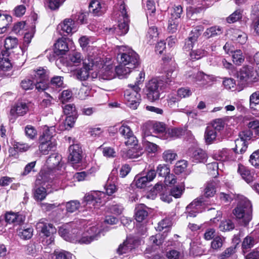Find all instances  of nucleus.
<instances>
[{
    "instance_id": "obj_1",
    "label": "nucleus",
    "mask_w": 259,
    "mask_h": 259,
    "mask_svg": "<svg viewBox=\"0 0 259 259\" xmlns=\"http://www.w3.org/2000/svg\"><path fill=\"white\" fill-rule=\"evenodd\" d=\"M252 205L246 198L240 199L233 210V213L241 226L246 227L252 219Z\"/></svg>"
},
{
    "instance_id": "obj_2",
    "label": "nucleus",
    "mask_w": 259,
    "mask_h": 259,
    "mask_svg": "<svg viewBox=\"0 0 259 259\" xmlns=\"http://www.w3.org/2000/svg\"><path fill=\"white\" fill-rule=\"evenodd\" d=\"M138 75L135 84H129L128 87L130 89L126 90L124 92V96L127 101V105L132 109H136L141 101V95L139 94L141 89L138 84L144 81L145 73L140 72Z\"/></svg>"
},
{
    "instance_id": "obj_3",
    "label": "nucleus",
    "mask_w": 259,
    "mask_h": 259,
    "mask_svg": "<svg viewBox=\"0 0 259 259\" xmlns=\"http://www.w3.org/2000/svg\"><path fill=\"white\" fill-rule=\"evenodd\" d=\"M117 48V60L119 64L126 65L128 68H135L139 66L140 58L136 52L123 46Z\"/></svg>"
},
{
    "instance_id": "obj_4",
    "label": "nucleus",
    "mask_w": 259,
    "mask_h": 259,
    "mask_svg": "<svg viewBox=\"0 0 259 259\" xmlns=\"http://www.w3.org/2000/svg\"><path fill=\"white\" fill-rule=\"evenodd\" d=\"M146 88L147 98L154 101L159 99L160 93L167 87L162 79L153 78L149 81Z\"/></svg>"
},
{
    "instance_id": "obj_5",
    "label": "nucleus",
    "mask_w": 259,
    "mask_h": 259,
    "mask_svg": "<svg viewBox=\"0 0 259 259\" xmlns=\"http://www.w3.org/2000/svg\"><path fill=\"white\" fill-rule=\"evenodd\" d=\"M31 78L35 84V87L38 91H43L46 90L49 84L48 71L43 68H39L37 70H34L31 75Z\"/></svg>"
},
{
    "instance_id": "obj_6",
    "label": "nucleus",
    "mask_w": 259,
    "mask_h": 259,
    "mask_svg": "<svg viewBox=\"0 0 259 259\" xmlns=\"http://www.w3.org/2000/svg\"><path fill=\"white\" fill-rule=\"evenodd\" d=\"M48 181L46 178V174L44 172H40L35 181L36 186L34 189L33 195L35 200L42 201L45 199L47 195V191L45 187L42 186L37 187L36 185H40Z\"/></svg>"
},
{
    "instance_id": "obj_7",
    "label": "nucleus",
    "mask_w": 259,
    "mask_h": 259,
    "mask_svg": "<svg viewBox=\"0 0 259 259\" xmlns=\"http://www.w3.org/2000/svg\"><path fill=\"white\" fill-rule=\"evenodd\" d=\"M37 230L46 237H50L48 244H51L54 241L53 237L54 234L56 233V229L52 224L48 223L45 219H42L36 224Z\"/></svg>"
},
{
    "instance_id": "obj_8",
    "label": "nucleus",
    "mask_w": 259,
    "mask_h": 259,
    "mask_svg": "<svg viewBox=\"0 0 259 259\" xmlns=\"http://www.w3.org/2000/svg\"><path fill=\"white\" fill-rule=\"evenodd\" d=\"M255 72L253 68L251 66H243L236 73V78L238 81L244 84L254 78Z\"/></svg>"
},
{
    "instance_id": "obj_9",
    "label": "nucleus",
    "mask_w": 259,
    "mask_h": 259,
    "mask_svg": "<svg viewBox=\"0 0 259 259\" xmlns=\"http://www.w3.org/2000/svg\"><path fill=\"white\" fill-rule=\"evenodd\" d=\"M101 195L100 192H93L88 194H86L81 204L83 207L87 206L88 208H98L101 203V200L100 195Z\"/></svg>"
},
{
    "instance_id": "obj_10",
    "label": "nucleus",
    "mask_w": 259,
    "mask_h": 259,
    "mask_svg": "<svg viewBox=\"0 0 259 259\" xmlns=\"http://www.w3.org/2000/svg\"><path fill=\"white\" fill-rule=\"evenodd\" d=\"M237 172L241 177V178L247 184H251L257 180V174L253 169H250L244 165L239 164Z\"/></svg>"
},
{
    "instance_id": "obj_11",
    "label": "nucleus",
    "mask_w": 259,
    "mask_h": 259,
    "mask_svg": "<svg viewBox=\"0 0 259 259\" xmlns=\"http://www.w3.org/2000/svg\"><path fill=\"white\" fill-rule=\"evenodd\" d=\"M203 26L202 25L197 26L194 28L190 33L189 37L185 40L184 48L186 51L192 50L194 44L197 42L198 38L200 35L201 32L203 30Z\"/></svg>"
},
{
    "instance_id": "obj_12",
    "label": "nucleus",
    "mask_w": 259,
    "mask_h": 259,
    "mask_svg": "<svg viewBox=\"0 0 259 259\" xmlns=\"http://www.w3.org/2000/svg\"><path fill=\"white\" fill-rule=\"evenodd\" d=\"M119 134L125 139V144L126 146H134L137 145L138 140L130 126L122 124L118 130Z\"/></svg>"
},
{
    "instance_id": "obj_13",
    "label": "nucleus",
    "mask_w": 259,
    "mask_h": 259,
    "mask_svg": "<svg viewBox=\"0 0 259 259\" xmlns=\"http://www.w3.org/2000/svg\"><path fill=\"white\" fill-rule=\"evenodd\" d=\"M83 67L76 70L75 75L76 78L81 81H84L88 79L89 77V71L92 69L94 65V61L88 59V60L85 59L83 62Z\"/></svg>"
},
{
    "instance_id": "obj_14",
    "label": "nucleus",
    "mask_w": 259,
    "mask_h": 259,
    "mask_svg": "<svg viewBox=\"0 0 259 259\" xmlns=\"http://www.w3.org/2000/svg\"><path fill=\"white\" fill-rule=\"evenodd\" d=\"M75 224L70 223L60 227L59 230V233L67 241H73V238L74 237L76 233H78V229L73 228Z\"/></svg>"
},
{
    "instance_id": "obj_15",
    "label": "nucleus",
    "mask_w": 259,
    "mask_h": 259,
    "mask_svg": "<svg viewBox=\"0 0 259 259\" xmlns=\"http://www.w3.org/2000/svg\"><path fill=\"white\" fill-rule=\"evenodd\" d=\"M205 200L202 196H200L193 200L187 207L186 210L188 214L187 217H195L201 211V207L204 204Z\"/></svg>"
},
{
    "instance_id": "obj_16",
    "label": "nucleus",
    "mask_w": 259,
    "mask_h": 259,
    "mask_svg": "<svg viewBox=\"0 0 259 259\" xmlns=\"http://www.w3.org/2000/svg\"><path fill=\"white\" fill-rule=\"evenodd\" d=\"M68 159L72 164H76L81 161L82 157L81 148L78 144H73L69 146Z\"/></svg>"
},
{
    "instance_id": "obj_17",
    "label": "nucleus",
    "mask_w": 259,
    "mask_h": 259,
    "mask_svg": "<svg viewBox=\"0 0 259 259\" xmlns=\"http://www.w3.org/2000/svg\"><path fill=\"white\" fill-rule=\"evenodd\" d=\"M156 172L159 177L164 178V181L171 184H174L176 183V179L175 176L170 174V169L166 164H159L156 170Z\"/></svg>"
},
{
    "instance_id": "obj_18",
    "label": "nucleus",
    "mask_w": 259,
    "mask_h": 259,
    "mask_svg": "<svg viewBox=\"0 0 259 259\" xmlns=\"http://www.w3.org/2000/svg\"><path fill=\"white\" fill-rule=\"evenodd\" d=\"M188 154L192 161L195 163H204L207 158L206 153L201 149H190Z\"/></svg>"
},
{
    "instance_id": "obj_19",
    "label": "nucleus",
    "mask_w": 259,
    "mask_h": 259,
    "mask_svg": "<svg viewBox=\"0 0 259 259\" xmlns=\"http://www.w3.org/2000/svg\"><path fill=\"white\" fill-rule=\"evenodd\" d=\"M28 110V107L26 103L24 102H18L12 107L10 110V120H14L16 117L23 116L25 114ZM13 121L12 122H13Z\"/></svg>"
},
{
    "instance_id": "obj_20",
    "label": "nucleus",
    "mask_w": 259,
    "mask_h": 259,
    "mask_svg": "<svg viewBox=\"0 0 259 259\" xmlns=\"http://www.w3.org/2000/svg\"><path fill=\"white\" fill-rule=\"evenodd\" d=\"M99 236V235L98 234L90 236L87 233L81 234V232L78 230L77 234L76 233L74 237L73 238L72 242L88 244L93 241L97 240Z\"/></svg>"
},
{
    "instance_id": "obj_21",
    "label": "nucleus",
    "mask_w": 259,
    "mask_h": 259,
    "mask_svg": "<svg viewBox=\"0 0 259 259\" xmlns=\"http://www.w3.org/2000/svg\"><path fill=\"white\" fill-rule=\"evenodd\" d=\"M128 18L120 20L116 27L110 28L109 31L117 35L122 36L126 34L129 30Z\"/></svg>"
},
{
    "instance_id": "obj_22",
    "label": "nucleus",
    "mask_w": 259,
    "mask_h": 259,
    "mask_svg": "<svg viewBox=\"0 0 259 259\" xmlns=\"http://www.w3.org/2000/svg\"><path fill=\"white\" fill-rule=\"evenodd\" d=\"M89 12L95 16H100L106 11L105 5L98 0H92L89 6Z\"/></svg>"
},
{
    "instance_id": "obj_23",
    "label": "nucleus",
    "mask_w": 259,
    "mask_h": 259,
    "mask_svg": "<svg viewBox=\"0 0 259 259\" xmlns=\"http://www.w3.org/2000/svg\"><path fill=\"white\" fill-rule=\"evenodd\" d=\"M25 218L23 215L13 212H7L4 217L7 223H13L15 225L23 223L25 221Z\"/></svg>"
},
{
    "instance_id": "obj_24",
    "label": "nucleus",
    "mask_w": 259,
    "mask_h": 259,
    "mask_svg": "<svg viewBox=\"0 0 259 259\" xmlns=\"http://www.w3.org/2000/svg\"><path fill=\"white\" fill-rule=\"evenodd\" d=\"M68 44L65 38L58 39L54 45V54L57 56L65 54L68 51Z\"/></svg>"
},
{
    "instance_id": "obj_25",
    "label": "nucleus",
    "mask_w": 259,
    "mask_h": 259,
    "mask_svg": "<svg viewBox=\"0 0 259 259\" xmlns=\"http://www.w3.org/2000/svg\"><path fill=\"white\" fill-rule=\"evenodd\" d=\"M9 52L7 50L3 51L0 55V68L3 70H8L12 67V63L9 59Z\"/></svg>"
},
{
    "instance_id": "obj_26",
    "label": "nucleus",
    "mask_w": 259,
    "mask_h": 259,
    "mask_svg": "<svg viewBox=\"0 0 259 259\" xmlns=\"http://www.w3.org/2000/svg\"><path fill=\"white\" fill-rule=\"evenodd\" d=\"M256 243V240L251 235L246 236L242 242V249L244 255L248 252Z\"/></svg>"
},
{
    "instance_id": "obj_27",
    "label": "nucleus",
    "mask_w": 259,
    "mask_h": 259,
    "mask_svg": "<svg viewBox=\"0 0 259 259\" xmlns=\"http://www.w3.org/2000/svg\"><path fill=\"white\" fill-rule=\"evenodd\" d=\"M57 148V144L55 141H48L42 142L39 146V150L41 153L47 155L50 151H55Z\"/></svg>"
},
{
    "instance_id": "obj_28",
    "label": "nucleus",
    "mask_w": 259,
    "mask_h": 259,
    "mask_svg": "<svg viewBox=\"0 0 259 259\" xmlns=\"http://www.w3.org/2000/svg\"><path fill=\"white\" fill-rule=\"evenodd\" d=\"M74 21L72 19H66L64 20L63 23L60 24L58 26V28H61L63 32L69 34L72 32L76 31V29L74 27Z\"/></svg>"
},
{
    "instance_id": "obj_29",
    "label": "nucleus",
    "mask_w": 259,
    "mask_h": 259,
    "mask_svg": "<svg viewBox=\"0 0 259 259\" xmlns=\"http://www.w3.org/2000/svg\"><path fill=\"white\" fill-rule=\"evenodd\" d=\"M235 147L232 149L234 153L237 155L241 156L242 154L245 153L248 148V144L240 139H236L235 141Z\"/></svg>"
},
{
    "instance_id": "obj_30",
    "label": "nucleus",
    "mask_w": 259,
    "mask_h": 259,
    "mask_svg": "<svg viewBox=\"0 0 259 259\" xmlns=\"http://www.w3.org/2000/svg\"><path fill=\"white\" fill-rule=\"evenodd\" d=\"M148 208L144 204H140L136 208L135 219L137 222H141L148 217Z\"/></svg>"
},
{
    "instance_id": "obj_31",
    "label": "nucleus",
    "mask_w": 259,
    "mask_h": 259,
    "mask_svg": "<svg viewBox=\"0 0 259 259\" xmlns=\"http://www.w3.org/2000/svg\"><path fill=\"white\" fill-rule=\"evenodd\" d=\"M217 184L214 181H210L205 185L203 197L209 198L214 196L216 192ZM204 199V198H203Z\"/></svg>"
},
{
    "instance_id": "obj_32",
    "label": "nucleus",
    "mask_w": 259,
    "mask_h": 259,
    "mask_svg": "<svg viewBox=\"0 0 259 259\" xmlns=\"http://www.w3.org/2000/svg\"><path fill=\"white\" fill-rule=\"evenodd\" d=\"M103 78L106 80H110L114 78L116 75V69L111 64L106 66L102 70Z\"/></svg>"
},
{
    "instance_id": "obj_33",
    "label": "nucleus",
    "mask_w": 259,
    "mask_h": 259,
    "mask_svg": "<svg viewBox=\"0 0 259 259\" xmlns=\"http://www.w3.org/2000/svg\"><path fill=\"white\" fill-rule=\"evenodd\" d=\"M222 28L220 26H212L207 28L203 33V36L206 38L220 35L223 33Z\"/></svg>"
},
{
    "instance_id": "obj_34",
    "label": "nucleus",
    "mask_w": 259,
    "mask_h": 259,
    "mask_svg": "<svg viewBox=\"0 0 259 259\" xmlns=\"http://www.w3.org/2000/svg\"><path fill=\"white\" fill-rule=\"evenodd\" d=\"M218 137V134L209 126L206 128L204 133V138L207 144H211L213 141L217 140V138Z\"/></svg>"
},
{
    "instance_id": "obj_35",
    "label": "nucleus",
    "mask_w": 259,
    "mask_h": 259,
    "mask_svg": "<svg viewBox=\"0 0 259 259\" xmlns=\"http://www.w3.org/2000/svg\"><path fill=\"white\" fill-rule=\"evenodd\" d=\"M178 73V70L173 68L166 71L165 78L163 79L165 84H166V87L175 82V78L177 77Z\"/></svg>"
},
{
    "instance_id": "obj_36",
    "label": "nucleus",
    "mask_w": 259,
    "mask_h": 259,
    "mask_svg": "<svg viewBox=\"0 0 259 259\" xmlns=\"http://www.w3.org/2000/svg\"><path fill=\"white\" fill-rule=\"evenodd\" d=\"M82 60V57L80 53L73 52L68 56V64L70 66H78Z\"/></svg>"
},
{
    "instance_id": "obj_37",
    "label": "nucleus",
    "mask_w": 259,
    "mask_h": 259,
    "mask_svg": "<svg viewBox=\"0 0 259 259\" xmlns=\"http://www.w3.org/2000/svg\"><path fill=\"white\" fill-rule=\"evenodd\" d=\"M61 156L58 154H52L47 160V163L49 166L54 168L58 166L61 162Z\"/></svg>"
},
{
    "instance_id": "obj_38",
    "label": "nucleus",
    "mask_w": 259,
    "mask_h": 259,
    "mask_svg": "<svg viewBox=\"0 0 259 259\" xmlns=\"http://www.w3.org/2000/svg\"><path fill=\"white\" fill-rule=\"evenodd\" d=\"M151 130L155 136H160V135L163 134L166 131L165 124L162 122H156L151 126Z\"/></svg>"
},
{
    "instance_id": "obj_39",
    "label": "nucleus",
    "mask_w": 259,
    "mask_h": 259,
    "mask_svg": "<svg viewBox=\"0 0 259 259\" xmlns=\"http://www.w3.org/2000/svg\"><path fill=\"white\" fill-rule=\"evenodd\" d=\"M116 74L120 78L126 77L127 74H129L134 68H128L126 65L119 64V66L115 67Z\"/></svg>"
},
{
    "instance_id": "obj_40",
    "label": "nucleus",
    "mask_w": 259,
    "mask_h": 259,
    "mask_svg": "<svg viewBox=\"0 0 259 259\" xmlns=\"http://www.w3.org/2000/svg\"><path fill=\"white\" fill-rule=\"evenodd\" d=\"M207 52L203 49H197L192 51L190 54V59L192 61H195L201 59L207 55Z\"/></svg>"
},
{
    "instance_id": "obj_41",
    "label": "nucleus",
    "mask_w": 259,
    "mask_h": 259,
    "mask_svg": "<svg viewBox=\"0 0 259 259\" xmlns=\"http://www.w3.org/2000/svg\"><path fill=\"white\" fill-rule=\"evenodd\" d=\"M243 11L240 9H238L234 12L226 19V20L229 23H235L240 19L242 17Z\"/></svg>"
},
{
    "instance_id": "obj_42",
    "label": "nucleus",
    "mask_w": 259,
    "mask_h": 259,
    "mask_svg": "<svg viewBox=\"0 0 259 259\" xmlns=\"http://www.w3.org/2000/svg\"><path fill=\"white\" fill-rule=\"evenodd\" d=\"M33 229L32 227L24 228L19 230V236L25 240L30 239L33 235Z\"/></svg>"
},
{
    "instance_id": "obj_43",
    "label": "nucleus",
    "mask_w": 259,
    "mask_h": 259,
    "mask_svg": "<svg viewBox=\"0 0 259 259\" xmlns=\"http://www.w3.org/2000/svg\"><path fill=\"white\" fill-rule=\"evenodd\" d=\"M221 231H230L235 228V224L231 220H226L221 222L219 226Z\"/></svg>"
},
{
    "instance_id": "obj_44",
    "label": "nucleus",
    "mask_w": 259,
    "mask_h": 259,
    "mask_svg": "<svg viewBox=\"0 0 259 259\" xmlns=\"http://www.w3.org/2000/svg\"><path fill=\"white\" fill-rule=\"evenodd\" d=\"M126 242L128 243L132 250L138 247L141 244V240L138 236L130 235L126 238Z\"/></svg>"
},
{
    "instance_id": "obj_45",
    "label": "nucleus",
    "mask_w": 259,
    "mask_h": 259,
    "mask_svg": "<svg viewBox=\"0 0 259 259\" xmlns=\"http://www.w3.org/2000/svg\"><path fill=\"white\" fill-rule=\"evenodd\" d=\"M209 126L219 134L224 130L225 122L222 119H216L213 121L211 126Z\"/></svg>"
},
{
    "instance_id": "obj_46",
    "label": "nucleus",
    "mask_w": 259,
    "mask_h": 259,
    "mask_svg": "<svg viewBox=\"0 0 259 259\" xmlns=\"http://www.w3.org/2000/svg\"><path fill=\"white\" fill-rule=\"evenodd\" d=\"M187 76H188V77L191 78L192 80L193 81H195V82H201L202 81V83H200L201 84H205L204 80L205 74L202 72L198 71L196 73H192V74H190L189 73H188L187 74Z\"/></svg>"
},
{
    "instance_id": "obj_47",
    "label": "nucleus",
    "mask_w": 259,
    "mask_h": 259,
    "mask_svg": "<svg viewBox=\"0 0 259 259\" xmlns=\"http://www.w3.org/2000/svg\"><path fill=\"white\" fill-rule=\"evenodd\" d=\"M81 203L78 200H71L66 204V210L68 212H74L78 210Z\"/></svg>"
},
{
    "instance_id": "obj_48",
    "label": "nucleus",
    "mask_w": 259,
    "mask_h": 259,
    "mask_svg": "<svg viewBox=\"0 0 259 259\" xmlns=\"http://www.w3.org/2000/svg\"><path fill=\"white\" fill-rule=\"evenodd\" d=\"M18 45V39L16 37L9 36L5 39V47L6 50L12 49L16 47Z\"/></svg>"
},
{
    "instance_id": "obj_49",
    "label": "nucleus",
    "mask_w": 259,
    "mask_h": 259,
    "mask_svg": "<svg viewBox=\"0 0 259 259\" xmlns=\"http://www.w3.org/2000/svg\"><path fill=\"white\" fill-rule=\"evenodd\" d=\"M232 59L233 62L238 65H240L244 60V58L240 50H235L232 53Z\"/></svg>"
},
{
    "instance_id": "obj_50",
    "label": "nucleus",
    "mask_w": 259,
    "mask_h": 259,
    "mask_svg": "<svg viewBox=\"0 0 259 259\" xmlns=\"http://www.w3.org/2000/svg\"><path fill=\"white\" fill-rule=\"evenodd\" d=\"M164 240L163 235L157 234L150 237L149 240L153 245L159 246L162 244Z\"/></svg>"
},
{
    "instance_id": "obj_51",
    "label": "nucleus",
    "mask_w": 259,
    "mask_h": 259,
    "mask_svg": "<svg viewBox=\"0 0 259 259\" xmlns=\"http://www.w3.org/2000/svg\"><path fill=\"white\" fill-rule=\"evenodd\" d=\"M132 248L130 247L126 239L120 244L117 249V253L119 255L127 253L132 251Z\"/></svg>"
},
{
    "instance_id": "obj_52",
    "label": "nucleus",
    "mask_w": 259,
    "mask_h": 259,
    "mask_svg": "<svg viewBox=\"0 0 259 259\" xmlns=\"http://www.w3.org/2000/svg\"><path fill=\"white\" fill-rule=\"evenodd\" d=\"M55 259H71L72 254L69 252L64 250H55L54 251Z\"/></svg>"
},
{
    "instance_id": "obj_53",
    "label": "nucleus",
    "mask_w": 259,
    "mask_h": 259,
    "mask_svg": "<svg viewBox=\"0 0 259 259\" xmlns=\"http://www.w3.org/2000/svg\"><path fill=\"white\" fill-rule=\"evenodd\" d=\"M249 161L252 166L259 168V149L250 155Z\"/></svg>"
},
{
    "instance_id": "obj_54",
    "label": "nucleus",
    "mask_w": 259,
    "mask_h": 259,
    "mask_svg": "<svg viewBox=\"0 0 259 259\" xmlns=\"http://www.w3.org/2000/svg\"><path fill=\"white\" fill-rule=\"evenodd\" d=\"M187 166V161L186 160H181L177 162L176 164L174 171L177 174H180L184 172Z\"/></svg>"
},
{
    "instance_id": "obj_55",
    "label": "nucleus",
    "mask_w": 259,
    "mask_h": 259,
    "mask_svg": "<svg viewBox=\"0 0 259 259\" xmlns=\"http://www.w3.org/2000/svg\"><path fill=\"white\" fill-rule=\"evenodd\" d=\"M135 181L136 182V185L137 188L141 189L145 188L147 186V183H149L147 178L145 177V176L141 177L139 175L136 176Z\"/></svg>"
},
{
    "instance_id": "obj_56",
    "label": "nucleus",
    "mask_w": 259,
    "mask_h": 259,
    "mask_svg": "<svg viewBox=\"0 0 259 259\" xmlns=\"http://www.w3.org/2000/svg\"><path fill=\"white\" fill-rule=\"evenodd\" d=\"M63 112L67 116L77 115L75 105L73 104H69L62 107Z\"/></svg>"
},
{
    "instance_id": "obj_57",
    "label": "nucleus",
    "mask_w": 259,
    "mask_h": 259,
    "mask_svg": "<svg viewBox=\"0 0 259 259\" xmlns=\"http://www.w3.org/2000/svg\"><path fill=\"white\" fill-rule=\"evenodd\" d=\"M208 173L213 177H215L218 175V163L213 162L207 164Z\"/></svg>"
},
{
    "instance_id": "obj_58",
    "label": "nucleus",
    "mask_w": 259,
    "mask_h": 259,
    "mask_svg": "<svg viewBox=\"0 0 259 259\" xmlns=\"http://www.w3.org/2000/svg\"><path fill=\"white\" fill-rule=\"evenodd\" d=\"M143 149L138 150L137 147H133L127 151V155L130 158H137L142 155Z\"/></svg>"
},
{
    "instance_id": "obj_59",
    "label": "nucleus",
    "mask_w": 259,
    "mask_h": 259,
    "mask_svg": "<svg viewBox=\"0 0 259 259\" xmlns=\"http://www.w3.org/2000/svg\"><path fill=\"white\" fill-rule=\"evenodd\" d=\"M177 154L171 150H167L165 151L163 153V159L167 162H171L176 159Z\"/></svg>"
},
{
    "instance_id": "obj_60",
    "label": "nucleus",
    "mask_w": 259,
    "mask_h": 259,
    "mask_svg": "<svg viewBox=\"0 0 259 259\" xmlns=\"http://www.w3.org/2000/svg\"><path fill=\"white\" fill-rule=\"evenodd\" d=\"M224 239L220 236L215 237L211 243V247L213 249L217 250L222 247Z\"/></svg>"
},
{
    "instance_id": "obj_61",
    "label": "nucleus",
    "mask_w": 259,
    "mask_h": 259,
    "mask_svg": "<svg viewBox=\"0 0 259 259\" xmlns=\"http://www.w3.org/2000/svg\"><path fill=\"white\" fill-rule=\"evenodd\" d=\"M150 141H152V140L145 139L143 141V144L146 150L149 152H155L157 151V146Z\"/></svg>"
},
{
    "instance_id": "obj_62",
    "label": "nucleus",
    "mask_w": 259,
    "mask_h": 259,
    "mask_svg": "<svg viewBox=\"0 0 259 259\" xmlns=\"http://www.w3.org/2000/svg\"><path fill=\"white\" fill-rule=\"evenodd\" d=\"M184 190L182 186H175L170 190V195L175 198H179L182 195Z\"/></svg>"
},
{
    "instance_id": "obj_63",
    "label": "nucleus",
    "mask_w": 259,
    "mask_h": 259,
    "mask_svg": "<svg viewBox=\"0 0 259 259\" xmlns=\"http://www.w3.org/2000/svg\"><path fill=\"white\" fill-rule=\"evenodd\" d=\"M108 209L111 213L116 215H119L122 213L124 208L120 204H115L110 205Z\"/></svg>"
},
{
    "instance_id": "obj_64",
    "label": "nucleus",
    "mask_w": 259,
    "mask_h": 259,
    "mask_svg": "<svg viewBox=\"0 0 259 259\" xmlns=\"http://www.w3.org/2000/svg\"><path fill=\"white\" fill-rule=\"evenodd\" d=\"M236 246H230L227 248L221 254L219 255L220 259H225L230 257L236 252Z\"/></svg>"
}]
</instances>
